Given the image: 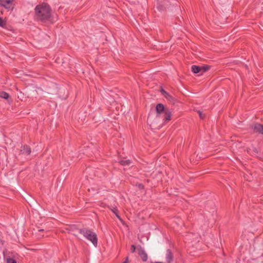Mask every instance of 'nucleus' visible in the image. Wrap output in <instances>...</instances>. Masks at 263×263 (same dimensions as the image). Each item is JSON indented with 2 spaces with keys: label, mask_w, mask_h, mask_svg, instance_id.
<instances>
[{
  "label": "nucleus",
  "mask_w": 263,
  "mask_h": 263,
  "mask_svg": "<svg viewBox=\"0 0 263 263\" xmlns=\"http://www.w3.org/2000/svg\"><path fill=\"white\" fill-rule=\"evenodd\" d=\"M139 186L140 188H143V185L142 184H140Z\"/></svg>",
  "instance_id": "21"
},
{
  "label": "nucleus",
  "mask_w": 263,
  "mask_h": 263,
  "mask_svg": "<svg viewBox=\"0 0 263 263\" xmlns=\"http://www.w3.org/2000/svg\"><path fill=\"white\" fill-rule=\"evenodd\" d=\"M20 153L27 156L29 155L31 153V148L28 145H24L21 147Z\"/></svg>",
  "instance_id": "6"
},
{
  "label": "nucleus",
  "mask_w": 263,
  "mask_h": 263,
  "mask_svg": "<svg viewBox=\"0 0 263 263\" xmlns=\"http://www.w3.org/2000/svg\"><path fill=\"white\" fill-rule=\"evenodd\" d=\"M110 210L115 214L116 217L119 219H121L119 215L118 210L116 207L110 208Z\"/></svg>",
  "instance_id": "12"
},
{
  "label": "nucleus",
  "mask_w": 263,
  "mask_h": 263,
  "mask_svg": "<svg viewBox=\"0 0 263 263\" xmlns=\"http://www.w3.org/2000/svg\"><path fill=\"white\" fill-rule=\"evenodd\" d=\"M138 254L143 261L147 260V255L144 250L140 248L138 250Z\"/></svg>",
  "instance_id": "8"
},
{
  "label": "nucleus",
  "mask_w": 263,
  "mask_h": 263,
  "mask_svg": "<svg viewBox=\"0 0 263 263\" xmlns=\"http://www.w3.org/2000/svg\"><path fill=\"white\" fill-rule=\"evenodd\" d=\"M13 0H0V6L4 7L8 10L13 8Z\"/></svg>",
  "instance_id": "3"
},
{
  "label": "nucleus",
  "mask_w": 263,
  "mask_h": 263,
  "mask_svg": "<svg viewBox=\"0 0 263 263\" xmlns=\"http://www.w3.org/2000/svg\"><path fill=\"white\" fill-rule=\"evenodd\" d=\"M9 97V95L8 93L5 91L0 92V97L2 98H4L5 99H7Z\"/></svg>",
  "instance_id": "13"
},
{
  "label": "nucleus",
  "mask_w": 263,
  "mask_h": 263,
  "mask_svg": "<svg viewBox=\"0 0 263 263\" xmlns=\"http://www.w3.org/2000/svg\"><path fill=\"white\" fill-rule=\"evenodd\" d=\"M161 91L166 99L172 102L174 101V98L171 95L168 93L166 91H165L164 90L162 89Z\"/></svg>",
  "instance_id": "9"
},
{
  "label": "nucleus",
  "mask_w": 263,
  "mask_h": 263,
  "mask_svg": "<svg viewBox=\"0 0 263 263\" xmlns=\"http://www.w3.org/2000/svg\"><path fill=\"white\" fill-rule=\"evenodd\" d=\"M43 231H44L43 229H40V230H39V232H43Z\"/></svg>",
  "instance_id": "22"
},
{
  "label": "nucleus",
  "mask_w": 263,
  "mask_h": 263,
  "mask_svg": "<svg viewBox=\"0 0 263 263\" xmlns=\"http://www.w3.org/2000/svg\"><path fill=\"white\" fill-rule=\"evenodd\" d=\"M120 163L122 165H128L131 163L129 160H121L120 161Z\"/></svg>",
  "instance_id": "14"
},
{
  "label": "nucleus",
  "mask_w": 263,
  "mask_h": 263,
  "mask_svg": "<svg viewBox=\"0 0 263 263\" xmlns=\"http://www.w3.org/2000/svg\"><path fill=\"white\" fill-rule=\"evenodd\" d=\"M123 263H128V258L126 257L125 260Z\"/></svg>",
  "instance_id": "20"
},
{
  "label": "nucleus",
  "mask_w": 263,
  "mask_h": 263,
  "mask_svg": "<svg viewBox=\"0 0 263 263\" xmlns=\"http://www.w3.org/2000/svg\"><path fill=\"white\" fill-rule=\"evenodd\" d=\"M5 25V22L4 21L2 17H0V26H3Z\"/></svg>",
  "instance_id": "17"
},
{
  "label": "nucleus",
  "mask_w": 263,
  "mask_h": 263,
  "mask_svg": "<svg viewBox=\"0 0 263 263\" xmlns=\"http://www.w3.org/2000/svg\"><path fill=\"white\" fill-rule=\"evenodd\" d=\"M166 108H164V105L161 103H159L156 107V110L157 112V117L159 118L160 115L162 113H164Z\"/></svg>",
  "instance_id": "4"
},
{
  "label": "nucleus",
  "mask_w": 263,
  "mask_h": 263,
  "mask_svg": "<svg viewBox=\"0 0 263 263\" xmlns=\"http://www.w3.org/2000/svg\"><path fill=\"white\" fill-rule=\"evenodd\" d=\"M172 114V112L168 108H166L165 111L164 113V122H168L171 120Z\"/></svg>",
  "instance_id": "7"
},
{
  "label": "nucleus",
  "mask_w": 263,
  "mask_h": 263,
  "mask_svg": "<svg viewBox=\"0 0 263 263\" xmlns=\"http://www.w3.org/2000/svg\"><path fill=\"white\" fill-rule=\"evenodd\" d=\"M200 67L202 68L201 71L202 72H204L206 71L210 68V67L208 65L202 66H201Z\"/></svg>",
  "instance_id": "15"
},
{
  "label": "nucleus",
  "mask_w": 263,
  "mask_h": 263,
  "mask_svg": "<svg viewBox=\"0 0 263 263\" xmlns=\"http://www.w3.org/2000/svg\"><path fill=\"white\" fill-rule=\"evenodd\" d=\"M252 129L255 133H259L263 135V125L260 124H255L252 126Z\"/></svg>",
  "instance_id": "5"
},
{
  "label": "nucleus",
  "mask_w": 263,
  "mask_h": 263,
  "mask_svg": "<svg viewBox=\"0 0 263 263\" xmlns=\"http://www.w3.org/2000/svg\"><path fill=\"white\" fill-rule=\"evenodd\" d=\"M199 116H200V118H201V119H203L204 118V116H203L202 115V114L201 113L200 111H199Z\"/></svg>",
  "instance_id": "19"
},
{
  "label": "nucleus",
  "mask_w": 263,
  "mask_h": 263,
  "mask_svg": "<svg viewBox=\"0 0 263 263\" xmlns=\"http://www.w3.org/2000/svg\"><path fill=\"white\" fill-rule=\"evenodd\" d=\"M7 263H16V261L13 258H8L7 259Z\"/></svg>",
  "instance_id": "16"
},
{
  "label": "nucleus",
  "mask_w": 263,
  "mask_h": 263,
  "mask_svg": "<svg viewBox=\"0 0 263 263\" xmlns=\"http://www.w3.org/2000/svg\"><path fill=\"white\" fill-rule=\"evenodd\" d=\"M173 254L170 250H167L166 254V260L167 262L170 263L173 260Z\"/></svg>",
  "instance_id": "10"
},
{
  "label": "nucleus",
  "mask_w": 263,
  "mask_h": 263,
  "mask_svg": "<svg viewBox=\"0 0 263 263\" xmlns=\"http://www.w3.org/2000/svg\"><path fill=\"white\" fill-rule=\"evenodd\" d=\"M79 233L82 234L88 240L91 241L94 246H97L98 238L95 232L87 229L83 228L79 230Z\"/></svg>",
  "instance_id": "2"
},
{
  "label": "nucleus",
  "mask_w": 263,
  "mask_h": 263,
  "mask_svg": "<svg viewBox=\"0 0 263 263\" xmlns=\"http://www.w3.org/2000/svg\"><path fill=\"white\" fill-rule=\"evenodd\" d=\"M202 68L200 67V66H196V65H193L192 66V71L195 73H197L201 71Z\"/></svg>",
  "instance_id": "11"
},
{
  "label": "nucleus",
  "mask_w": 263,
  "mask_h": 263,
  "mask_svg": "<svg viewBox=\"0 0 263 263\" xmlns=\"http://www.w3.org/2000/svg\"><path fill=\"white\" fill-rule=\"evenodd\" d=\"M43 236H44V235H41V236H39V237L41 238V237H42Z\"/></svg>",
  "instance_id": "23"
},
{
  "label": "nucleus",
  "mask_w": 263,
  "mask_h": 263,
  "mask_svg": "<svg viewBox=\"0 0 263 263\" xmlns=\"http://www.w3.org/2000/svg\"><path fill=\"white\" fill-rule=\"evenodd\" d=\"M130 250L132 253H134L136 250V247L135 245H132L130 247Z\"/></svg>",
  "instance_id": "18"
},
{
  "label": "nucleus",
  "mask_w": 263,
  "mask_h": 263,
  "mask_svg": "<svg viewBox=\"0 0 263 263\" xmlns=\"http://www.w3.org/2000/svg\"><path fill=\"white\" fill-rule=\"evenodd\" d=\"M35 13L37 20L41 21H49L51 15V9L48 4L43 3L36 6Z\"/></svg>",
  "instance_id": "1"
}]
</instances>
